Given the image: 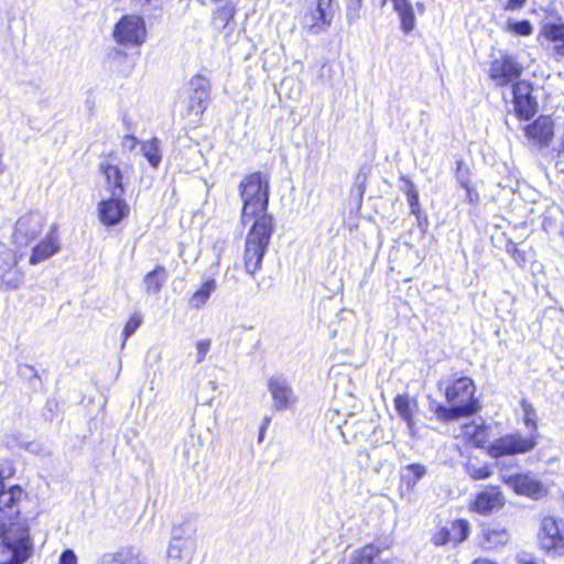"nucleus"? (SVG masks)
Instances as JSON below:
<instances>
[{
	"label": "nucleus",
	"instance_id": "9d476101",
	"mask_svg": "<svg viewBox=\"0 0 564 564\" xmlns=\"http://www.w3.org/2000/svg\"><path fill=\"white\" fill-rule=\"evenodd\" d=\"M23 256L22 251H13L0 243V280L2 289L15 290L22 284L24 274L18 267V262Z\"/></svg>",
	"mask_w": 564,
	"mask_h": 564
},
{
	"label": "nucleus",
	"instance_id": "cd10ccee",
	"mask_svg": "<svg viewBox=\"0 0 564 564\" xmlns=\"http://www.w3.org/2000/svg\"><path fill=\"white\" fill-rule=\"evenodd\" d=\"M217 283L214 279L206 280L203 285L189 299V305L194 308L203 307L212 293L216 291Z\"/></svg>",
	"mask_w": 564,
	"mask_h": 564
},
{
	"label": "nucleus",
	"instance_id": "6e6d98bb",
	"mask_svg": "<svg viewBox=\"0 0 564 564\" xmlns=\"http://www.w3.org/2000/svg\"><path fill=\"white\" fill-rule=\"evenodd\" d=\"M365 180H366V177H365V176H364V177H362V180H361V175H360V174L357 176V182H360L359 187H361V186L364 185Z\"/></svg>",
	"mask_w": 564,
	"mask_h": 564
},
{
	"label": "nucleus",
	"instance_id": "39448f33",
	"mask_svg": "<svg viewBox=\"0 0 564 564\" xmlns=\"http://www.w3.org/2000/svg\"><path fill=\"white\" fill-rule=\"evenodd\" d=\"M196 532L197 521L192 516H186L175 522L171 530L167 556L189 563L197 549Z\"/></svg>",
	"mask_w": 564,
	"mask_h": 564
},
{
	"label": "nucleus",
	"instance_id": "ddd939ff",
	"mask_svg": "<svg viewBox=\"0 0 564 564\" xmlns=\"http://www.w3.org/2000/svg\"><path fill=\"white\" fill-rule=\"evenodd\" d=\"M501 478L517 495L535 500L547 495V488L531 474L502 475Z\"/></svg>",
	"mask_w": 564,
	"mask_h": 564
},
{
	"label": "nucleus",
	"instance_id": "6e6552de",
	"mask_svg": "<svg viewBox=\"0 0 564 564\" xmlns=\"http://www.w3.org/2000/svg\"><path fill=\"white\" fill-rule=\"evenodd\" d=\"M112 36L118 44L140 46L147 39L144 20L135 14L122 17L115 25Z\"/></svg>",
	"mask_w": 564,
	"mask_h": 564
},
{
	"label": "nucleus",
	"instance_id": "8fccbe9b",
	"mask_svg": "<svg viewBox=\"0 0 564 564\" xmlns=\"http://www.w3.org/2000/svg\"><path fill=\"white\" fill-rule=\"evenodd\" d=\"M460 184L467 189V194H468V198L470 202H474V193L473 191L468 187V184L467 182L460 180Z\"/></svg>",
	"mask_w": 564,
	"mask_h": 564
},
{
	"label": "nucleus",
	"instance_id": "7ed1b4c3",
	"mask_svg": "<svg viewBox=\"0 0 564 564\" xmlns=\"http://www.w3.org/2000/svg\"><path fill=\"white\" fill-rule=\"evenodd\" d=\"M521 409L523 412V423L529 429V433L527 435H522L521 433H511L507 434L498 440H496L488 447V454L498 458L505 455H517L524 454L532 451L536 446L538 438V415L532 406L527 400L521 402Z\"/></svg>",
	"mask_w": 564,
	"mask_h": 564
},
{
	"label": "nucleus",
	"instance_id": "c85d7f7f",
	"mask_svg": "<svg viewBox=\"0 0 564 564\" xmlns=\"http://www.w3.org/2000/svg\"><path fill=\"white\" fill-rule=\"evenodd\" d=\"M425 474L426 467L424 465L409 464L403 468L401 478L409 489H413Z\"/></svg>",
	"mask_w": 564,
	"mask_h": 564
},
{
	"label": "nucleus",
	"instance_id": "f03ea898",
	"mask_svg": "<svg viewBox=\"0 0 564 564\" xmlns=\"http://www.w3.org/2000/svg\"><path fill=\"white\" fill-rule=\"evenodd\" d=\"M269 175L253 172L246 175L239 184V195L242 200L241 223L257 221L268 214L269 206Z\"/></svg>",
	"mask_w": 564,
	"mask_h": 564
},
{
	"label": "nucleus",
	"instance_id": "58836bf2",
	"mask_svg": "<svg viewBox=\"0 0 564 564\" xmlns=\"http://www.w3.org/2000/svg\"><path fill=\"white\" fill-rule=\"evenodd\" d=\"M26 452L36 455L39 457H48L52 455L51 447L43 442L32 440L26 448Z\"/></svg>",
	"mask_w": 564,
	"mask_h": 564
},
{
	"label": "nucleus",
	"instance_id": "f704fd0d",
	"mask_svg": "<svg viewBox=\"0 0 564 564\" xmlns=\"http://www.w3.org/2000/svg\"><path fill=\"white\" fill-rule=\"evenodd\" d=\"M449 408H446L444 405H438L435 410V414L438 420L447 422V421H454L458 420L463 416H469V414L465 413V411L457 408V405L449 404Z\"/></svg>",
	"mask_w": 564,
	"mask_h": 564
},
{
	"label": "nucleus",
	"instance_id": "09e8293b",
	"mask_svg": "<svg viewBox=\"0 0 564 564\" xmlns=\"http://www.w3.org/2000/svg\"><path fill=\"white\" fill-rule=\"evenodd\" d=\"M270 421H271V419L269 416H264L263 423H262V425L260 427V432H259V442L263 441L264 433L268 429V425L270 424Z\"/></svg>",
	"mask_w": 564,
	"mask_h": 564
},
{
	"label": "nucleus",
	"instance_id": "9b49d317",
	"mask_svg": "<svg viewBox=\"0 0 564 564\" xmlns=\"http://www.w3.org/2000/svg\"><path fill=\"white\" fill-rule=\"evenodd\" d=\"M506 505L505 495L499 486H485L469 502V510L484 517L500 511Z\"/></svg>",
	"mask_w": 564,
	"mask_h": 564
},
{
	"label": "nucleus",
	"instance_id": "3c124183",
	"mask_svg": "<svg viewBox=\"0 0 564 564\" xmlns=\"http://www.w3.org/2000/svg\"><path fill=\"white\" fill-rule=\"evenodd\" d=\"M473 564H497L494 561L487 560V558H478L473 562Z\"/></svg>",
	"mask_w": 564,
	"mask_h": 564
},
{
	"label": "nucleus",
	"instance_id": "4be33fe9",
	"mask_svg": "<svg viewBox=\"0 0 564 564\" xmlns=\"http://www.w3.org/2000/svg\"><path fill=\"white\" fill-rule=\"evenodd\" d=\"M541 39L549 43L554 56H564V22L545 23L539 33V40Z\"/></svg>",
	"mask_w": 564,
	"mask_h": 564
},
{
	"label": "nucleus",
	"instance_id": "0eeeda50",
	"mask_svg": "<svg viewBox=\"0 0 564 564\" xmlns=\"http://www.w3.org/2000/svg\"><path fill=\"white\" fill-rule=\"evenodd\" d=\"M539 543L546 554L564 555V521L554 517H544L540 524Z\"/></svg>",
	"mask_w": 564,
	"mask_h": 564
},
{
	"label": "nucleus",
	"instance_id": "ea45409f",
	"mask_svg": "<svg viewBox=\"0 0 564 564\" xmlns=\"http://www.w3.org/2000/svg\"><path fill=\"white\" fill-rule=\"evenodd\" d=\"M451 541H453L451 529L445 527L437 529L431 535V542L435 546H443Z\"/></svg>",
	"mask_w": 564,
	"mask_h": 564
},
{
	"label": "nucleus",
	"instance_id": "393cba45",
	"mask_svg": "<svg viewBox=\"0 0 564 564\" xmlns=\"http://www.w3.org/2000/svg\"><path fill=\"white\" fill-rule=\"evenodd\" d=\"M167 271L163 265H156L154 270L147 273L143 279L144 290L148 294L160 293L162 286L167 280Z\"/></svg>",
	"mask_w": 564,
	"mask_h": 564
},
{
	"label": "nucleus",
	"instance_id": "49530a36",
	"mask_svg": "<svg viewBox=\"0 0 564 564\" xmlns=\"http://www.w3.org/2000/svg\"><path fill=\"white\" fill-rule=\"evenodd\" d=\"M525 2L527 0H506V2H503V8L505 10L514 11L523 8Z\"/></svg>",
	"mask_w": 564,
	"mask_h": 564
},
{
	"label": "nucleus",
	"instance_id": "5701e85b",
	"mask_svg": "<svg viewBox=\"0 0 564 564\" xmlns=\"http://www.w3.org/2000/svg\"><path fill=\"white\" fill-rule=\"evenodd\" d=\"M98 564H151L139 553L129 547L120 549L116 552L104 553Z\"/></svg>",
	"mask_w": 564,
	"mask_h": 564
},
{
	"label": "nucleus",
	"instance_id": "20e7f679",
	"mask_svg": "<svg viewBox=\"0 0 564 564\" xmlns=\"http://www.w3.org/2000/svg\"><path fill=\"white\" fill-rule=\"evenodd\" d=\"M272 232V217L263 216L252 224L247 235L243 252V267L246 273L253 275L261 269L262 260Z\"/></svg>",
	"mask_w": 564,
	"mask_h": 564
},
{
	"label": "nucleus",
	"instance_id": "864d4df0",
	"mask_svg": "<svg viewBox=\"0 0 564 564\" xmlns=\"http://www.w3.org/2000/svg\"><path fill=\"white\" fill-rule=\"evenodd\" d=\"M507 249H508L509 252H512L513 254H516L518 252V249H517L514 243H509L507 246Z\"/></svg>",
	"mask_w": 564,
	"mask_h": 564
},
{
	"label": "nucleus",
	"instance_id": "a18cd8bd",
	"mask_svg": "<svg viewBox=\"0 0 564 564\" xmlns=\"http://www.w3.org/2000/svg\"><path fill=\"white\" fill-rule=\"evenodd\" d=\"M58 564H77V557L72 550H65L59 556Z\"/></svg>",
	"mask_w": 564,
	"mask_h": 564
},
{
	"label": "nucleus",
	"instance_id": "a19ab883",
	"mask_svg": "<svg viewBox=\"0 0 564 564\" xmlns=\"http://www.w3.org/2000/svg\"><path fill=\"white\" fill-rule=\"evenodd\" d=\"M142 322V315L139 313H134L129 318L122 333L124 340H127L130 336L134 334V332L141 326Z\"/></svg>",
	"mask_w": 564,
	"mask_h": 564
},
{
	"label": "nucleus",
	"instance_id": "79ce46f5",
	"mask_svg": "<svg viewBox=\"0 0 564 564\" xmlns=\"http://www.w3.org/2000/svg\"><path fill=\"white\" fill-rule=\"evenodd\" d=\"M361 8V0H346V17L349 22L359 19Z\"/></svg>",
	"mask_w": 564,
	"mask_h": 564
},
{
	"label": "nucleus",
	"instance_id": "bf43d9fd",
	"mask_svg": "<svg viewBox=\"0 0 564 564\" xmlns=\"http://www.w3.org/2000/svg\"><path fill=\"white\" fill-rule=\"evenodd\" d=\"M145 2H149L150 0H144Z\"/></svg>",
	"mask_w": 564,
	"mask_h": 564
},
{
	"label": "nucleus",
	"instance_id": "f3484780",
	"mask_svg": "<svg viewBox=\"0 0 564 564\" xmlns=\"http://www.w3.org/2000/svg\"><path fill=\"white\" fill-rule=\"evenodd\" d=\"M210 84L209 80L202 76L195 75L189 80V99H188V112L196 116H200L207 108V101L209 99Z\"/></svg>",
	"mask_w": 564,
	"mask_h": 564
},
{
	"label": "nucleus",
	"instance_id": "72a5a7b5",
	"mask_svg": "<svg viewBox=\"0 0 564 564\" xmlns=\"http://www.w3.org/2000/svg\"><path fill=\"white\" fill-rule=\"evenodd\" d=\"M235 15V7L231 3H225L214 12L213 21L217 28L224 29Z\"/></svg>",
	"mask_w": 564,
	"mask_h": 564
},
{
	"label": "nucleus",
	"instance_id": "f8f14e48",
	"mask_svg": "<svg viewBox=\"0 0 564 564\" xmlns=\"http://www.w3.org/2000/svg\"><path fill=\"white\" fill-rule=\"evenodd\" d=\"M44 217L39 213L21 216L14 228L13 242L17 247H26L36 240L43 231Z\"/></svg>",
	"mask_w": 564,
	"mask_h": 564
},
{
	"label": "nucleus",
	"instance_id": "4d7b16f0",
	"mask_svg": "<svg viewBox=\"0 0 564 564\" xmlns=\"http://www.w3.org/2000/svg\"><path fill=\"white\" fill-rule=\"evenodd\" d=\"M519 564H536L532 561L520 560Z\"/></svg>",
	"mask_w": 564,
	"mask_h": 564
},
{
	"label": "nucleus",
	"instance_id": "c756f323",
	"mask_svg": "<svg viewBox=\"0 0 564 564\" xmlns=\"http://www.w3.org/2000/svg\"><path fill=\"white\" fill-rule=\"evenodd\" d=\"M466 474L474 480H484L492 476L494 469L490 464H479L475 460H468L465 466Z\"/></svg>",
	"mask_w": 564,
	"mask_h": 564
},
{
	"label": "nucleus",
	"instance_id": "6ab92c4d",
	"mask_svg": "<svg viewBox=\"0 0 564 564\" xmlns=\"http://www.w3.org/2000/svg\"><path fill=\"white\" fill-rule=\"evenodd\" d=\"M525 137L540 147H546L553 138V121L547 116L539 117L534 122L525 126Z\"/></svg>",
	"mask_w": 564,
	"mask_h": 564
},
{
	"label": "nucleus",
	"instance_id": "c9c22d12",
	"mask_svg": "<svg viewBox=\"0 0 564 564\" xmlns=\"http://www.w3.org/2000/svg\"><path fill=\"white\" fill-rule=\"evenodd\" d=\"M453 542L460 543L468 538L469 523L466 520H455L451 527Z\"/></svg>",
	"mask_w": 564,
	"mask_h": 564
},
{
	"label": "nucleus",
	"instance_id": "2f4dec72",
	"mask_svg": "<svg viewBox=\"0 0 564 564\" xmlns=\"http://www.w3.org/2000/svg\"><path fill=\"white\" fill-rule=\"evenodd\" d=\"M378 554L379 549L373 544H368L352 553L349 564H373Z\"/></svg>",
	"mask_w": 564,
	"mask_h": 564
},
{
	"label": "nucleus",
	"instance_id": "7c9ffc66",
	"mask_svg": "<svg viewBox=\"0 0 564 564\" xmlns=\"http://www.w3.org/2000/svg\"><path fill=\"white\" fill-rule=\"evenodd\" d=\"M142 152L152 167H158L162 160V152L160 149V141L153 138L142 143Z\"/></svg>",
	"mask_w": 564,
	"mask_h": 564
},
{
	"label": "nucleus",
	"instance_id": "412c9836",
	"mask_svg": "<svg viewBox=\"0 0 564 564\" xmlns=\"http://www.w3.org/2000/svg\"><path fill=\"white\" fill-rule=\"evenodd\" d=\"M59 250V242L56 237V226H52L50 232L44 240L39 242L33 249L29 259L31 265H35L50 259Z\"/></svg>",
	"mask_w": 564,
	"mask_h": 564
},
{
	"label": "nucleus",
	"instance_id": "dca6fc26",
	"mask_svg": "<svg viewBox=\"0 0 564 564\" xmlns=\"http://www.w3.org/2000/svg\"><path fill=\"white\" fill-rule=\"evenodd\" d=\"M122 197L123 195L110 194L98 204L99 219L105 226L118 225L128 217L129 206Z\"/></svg>",
	"mask_w": 564,
	"mask_h": 564
},
{
	"label": "nucleus",
	"instance_id": "a878e982",
	"mask_svg": "<svg viewBox=\"0 0 564 564\" xmlns=\"http://www.w3.org/2000/svg\"><path fill=\"white\" fill-rule=\"evenodd\" d=\"M393 8L398 12L401 21V29L404 33H410L415 26V17L412 4L409 0H392Z\"/></svg>",
	"mask_w": 564,
	"mask_h": 564
},
{
	"label": "nucleus",
	"instance_id": "c03bdc74",
	"mask_svg": "<svg viewBox=\"0 0 564 564\" xmlns=\"http://www.w3.org/2000/svg\"><path fill=\"white\" fill-rule=\"evenodd\" d=\"M210 345H212V341H210V339H207V338L198 340L196 343V350H197L196 362L197 364H200L205 360V357H206L207 352L209 351Z\"/></svg>",
	"mask_w": 564,
	"mask_h": 564
},
{
	"label": "nucleus",
	"instance_id": "13d9d810",
	"mask_svg": "<svg viewBox=\"0 0 564 564\" xmlns=\"http://www.w3.org/2000/svg\"><path fill=\"white\" fill-rule=\"evenodd\" d=\"M113 52H115L116 55L126 56V54L122 51H120V50H115Z\"/></svg>",
	"mask_w": 564,
	"mask_h": 564
},
{
	"label": "nucleus",
	"instance_id": "5fc2aeb1",
	"mask_svg": "<svg viewBox=\"0 0 564 564\" xmlns=\"http://www.w3.org/2000/svg\"><path fill=\"white\" fill-rule=\"evenodd\" d=\"M128 141L131 142V148H133L134 144H135V138L132 137V135H129V137L126 138V142H128Z\"/></svg>",
	"mask_w": 564,
	"mask_h": 564
},
{
	"label": "nucleus",
	"instance_id": "37998d69",
	"mask_svg": "<svg viewBox=\"0 0 564 564\" xmlns=\"http://www.w3.org/2000/svg\"><path fill=\"white\" fill-rule=\"evenodd\" d=\"M406 183L409 187L406 191L408 203L411 207L412 213L416 214L419 213V192L412 182L408 181Z\"/></svg>",
	"mask_w": 564,
	"mask_h": 564
},
{
	"label": "nucleus",
	"instance_id": "473e14b6",
	"mask_svg": "<svg viewBox=\"0 0 564 564\" xmlns=\"http://www.w3.org/2000/svg\"><path fill=\"white\" fill-rule=\"evenodd\" d=\"M466 434L470 436V441L477 446L482 447L489 441L488 427L485 425H468Z\"/></svg>",
	"mask_w": 564,
	"mask_h": 564
},
{
	"label": "nucleus",
	"instance_id": "2eb2a0df",
	"mask_svg": "<svg viewBox=\"0 0 564 564\" xmlns=\"http://www.w3.org/2000/svg\"><path fill=\"white\" fill-rule=\"evenodd\" d=\"M335 14V6L333 0H316V8L303 20V26L311 34L317 35L327 30L332 24Z\"/></svg>",
	"mask_w": 564,
	"mask_h": 564
},
{
	"label": "nucleus",
	"instance_id": "4c0bfd02",
	"mask_svg": "<svg viewBox=\"0 0 564 564\" xmlns=\"http://www.w3.org/2000/svg\"><path fill=\"white\" fill-rule=\"evenodd\" d=\"M31 441L32 440H30V437L26 434H24L22 432H13L7 436L6 444L8 447H11V448L19 447V448L26 451L28 445Z\"/></svg>",
	"mask_w": 564,
	"mask_h": 564
},
{
	"label": "nucleus",
	"instance_id": "603ef678",
	"mask_svg": "<svg viewBox=\"0 0 564 564\" xmlns=\"http://www.w3.org/2000/svg\"><path fill=\"white\" fill-rule=\"evenodd\" d=\"M2 158H3V150H2V149H0V175H1V174L4 172V170H6V164H4L3 160H2Z\"/></svg>",
	"mask_w": 564,
	"mask_h": 564
},
{
	"label": "nucleus",
	"instance_id": "423d86ee",
	"mask_svg": "<svg viewBox=\"0 0 564 564\" xmlns=\"http://www.w3.org/2000/svg\"><path fill=\"white\" fill-rule=\"evenodd\" d=\"M475 384L468 377H459L445 388V398L449 404L457 405L465 413L473 415L479 410V402L475 398Z\"/></svg>",
	"mask_w": 564,
	"mask_h": 564
},
{
	"label": "nucleus",
	"instance_id": "a211bd4d",
	"mask_svg": "<svg viewBox=\"0 0 564 564\" xmlns=\"http://www.w3.org/2000/svg\"><path fill=\"white\" fill-rule=\"evenodd\" d=\"M511 540L509 529L500 523L484 524L478 535V543L482 550H498Z\"/></svg>",
	"mask_w": 564,
	"mask_h": 564
},
{
	"label": "nucleus",
	"instance_id": "de8ad7c7",
	"mask_svg": "<svg viewBox=\"0 0 564 564\" xmlns=\"http://www.w3.org/2000/svg\"><path fill=\"white\" fill-rule=\"evenodd\" d=\"M19 373L24 377H29V376L37 377V373H36V370L34 369V367L26 365V364L19 365Z\"/></svg>",
	"mask_w": 564,
	"mask_h": 564
},
{
	"label": "nucleus",
	"instance_id": "f257e3e1",
	"mask_svg": "<svg viewBox=\"0 0 564 564\" xmlns=\"http://www.w3.org/2000/svg\"><path fill=\"white\" fill-rule=\"evenodd\" d=\"M20 496L18 487L4 490L0 476V564H23L31 554L29 529L12 521L19 514L15 503Z\"/></svg>",
	"mask_w": 564,
	"mask_h": 564
},
{
	"label": "nucleus",
	"instance_id": "aec40b11",
	"mask_svg": "<svg viewBox=\"0 0 564 564\" xmlns=\"http://www.w3.org/2000/svg\"><path fill=\"white\" fill-rule=\"evenodd\" d=\"M268 389L276 410H285L294 402L293 390L284 378H270L268 380Z\"/></svg>",
	"mask_w": 564,
	"mask_h": 564
},
{
	"label": "nucleus",
	"instance_id": "1a4fd4ad",
	"mask_svg": "<svg viewBox=\"0 0 564 564\" xmlns=\"http://www.w3.org/2000/svg\"><path fill=\"white\" fill-rule=\"evenodd\" d=\"M523 72L517 57L508 53H499L489 63L488 74L497 86H506L518 82Z\"/></svg>",
	"mask_w": 564,
	"mask_h": 564
},
{
	"label": "nucleus",
	"instance_id": "b1692460",
	"mask_svg": "<svg viewBox=\"0 0 564 564\" xmlns=\"http://www.w3.org/2000/svg\"><path fill=\"white\" fill-rule=\"evenodd\" d=\"M100 172L106 180V189L112 195H124V187L122 184V173L120 169L109 162H104L99 166Z\"/></svg>",
	"mask_w": 564,
	"mask_h": 564
},
{
	"label": "nucleus",
	"instance_id": "bb28decb",
	"mask_svg": "<svg viewBox=\"0 0 564 564\" xmlns=\"http://www.w3.org/2000/svg\"><path fill=\"white\" fill-rule=\"evenodd\" d=\"M415 405L416 403L405 394L397 395L394 399V408L402 420L406 422L410 431H412L414 426L413 406Z\"/></svg>",
	"mask_w": 564,
	"mask_h": 564
},
{
	"label": "nucleus",
	"instance_id": "e433bc0d",
	"mask_svg": "<svg viewBox=\"0 0 564 564\" xmlns=\"http://www.w3.org/2000/svg\"><path fill=\"white\" fill-rule=\"evenodd\" d=\"M506 30L510 33L521 35V36H529L533 33V26L530 21L522 20V21H512L509 20L506 25Z\"/></svg>",
	"mask_w": 564,
	"mask_h": 564
},
{
	"label": "nucleus",
	"instance_id": "4468645a",
	"mask_svg": "<svg viewBox=\"0 0 564 564\" xmlns=\"http://www.w3.org/2000/svg\"><path fill=\"white\" fill-rule=\"evenodd\" d=\"M514 111L522 119L532 118L538 111V100L533 96V87L525 80H518L512 85Z\"/></svg>",
	"mask_w": 564,
	"mask_h": 564
}]
</instances>
